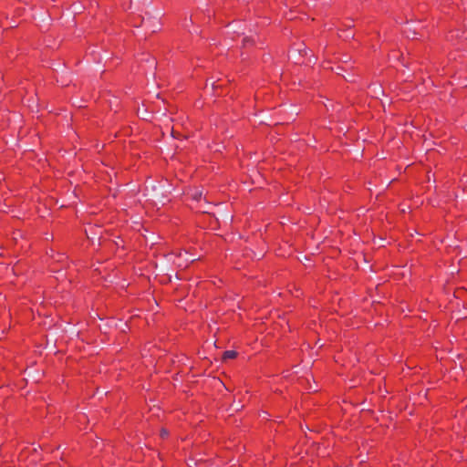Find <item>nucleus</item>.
<instances>
[{
  "mask_svg": "<svg viewBox=\"0 0 467 467\" xmlns=\"http://www.w3.org/2000/svg\"><path fill=\"white\" fill-rule=\"evenodd\" d=\"M161 435V437H166L168 435V431L166 430H162Z\"/></svg>",
  "mask_w": 467,
  "mask_h": 467,
  "instance_id": "nucleus-2",
  "label": "nucleus"
},
{
  "mask_svg": "<svg viewBox=\"0 0 467 467\" xmlns=\"http://www.w3.org/2000/svg\"><path fill=\"white\" fill-rule=\"evenodd\" d=\"M251 41H252V39H251V38H249V37H245V38L244 39V45H246V44L250 43Z\"/></svg>",
  "mask_w": 467,
  "mask_h": 467,
  "instance_id": "nucleus-3",
  "label": "nucleus"
},
{
  "mask_svg": "<svg viewBox=\"0 0 467 467\" xmlns=\"http://www.w3.org/2000/svg\"><path fill=\"white\" fill-rule=\"evenodd\" d=\"M237 356V352L234 350H227L223 353V360L234 358Z\"/></svg>",
  "mask_w": 467,
  "mask_h": 467,
  "instance_id": "nucleus-1",
  "label": "nucleus"
}]
</instances>
